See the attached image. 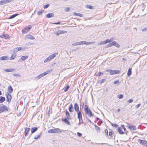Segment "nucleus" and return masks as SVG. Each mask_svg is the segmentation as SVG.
<instances>
[{
  "mask_svg": "<svg viewBox=\"0 0 147 147\" xmlns=\"http://www.w3.org/2000/svg\"><path fill=\"white\" fill-rule=\"evenodd\" d=\"M84 110L86 114H87L89 117H92L93 115L90 109L88 108V106L85 105L84 106Z\"/></svg>",
  "mask_w": 147,
  "mask_h": 147,
  "instance_id": "obj_1",
  "label": "nucleus"
},
{
  "mask_svg": "<svg viewBox=\"0 0 147 147\" xmlns=\"http://www.w3.org/2000/svg\"><path fill=\"white\" fill-rule=\"evenodd\" d=\"M16 55L15 54H13L12 55L11 57L10 58V60H13L14 59V58L16 57Z\"/></svg>",
  "mask_w": 147,
  "mask_h": 147,
  "instance_id": "obj_32",
  "label": "nucleus"
},
{
  "mask_svg": "<svg viewBox=\"0 0 147 147\" xmlns=\"http://www.w3.org/2000/svg\"><path fill=\"white\" fill-rule=\"evenodd\" d=\"M4 70L6 72H13L15 71V69L14 68H9L7 69H5Z\"/></svg>",
  "mask_w": 147,
  "mask_h": 147,
  "instance_id": "obj_17",
  "label": "nucleus"
},
{
  "mask_svg": "<svg viewBox=\"0 0 147 147\" xmlns=\"http://www.w3.org/2000/svg\"><path fill=\"white\" fill-rule=\"evenodd\" d=\"M106 81V80L105 79L100 80H99V82L100 84H102V83Z\"/></svg>",
  "mask_w": 147,
  "mask_h": 147,
  "instance_id": "obj_45",
  "label": "nucleus"
},
{
  "mask_svg": "<svg viewBox=\"0 0 147 147\" xmlns=\"http://www.w3.org/2000/svg\"><path fill=\"white\" fill-rule=\"evenodd\" d=\"M69 86H67L64 89V91L65 92L67 91L69 89Z\"/></svg>",
  "mask_w": 147,
  "mask_h": 147,
  "instance_id": "obj_44",
  "label": "nucleus"
},
{
  "mask_svg": "<svg viewBox=\"0 0 147 147\" xmlns=\"http://www.w3.org/2000/svg\"><path fill=\"white\" fill-rule=\"evenodd\" d=\"M114 134V133L113 131H110L109 132V135L110 137H112V136Z\"/></svg>",
  "mask_w": 147,
  "mask_h": 147,
  "instance_id": "obj_40",
  "label": "nucleus"
},
{
  "mask_svg": "<svg viewBox=\"0 0 147 147\" xmlns=\"http://www.w3.org/2000/svg\"><path fill=\"white\" fill-rule=\"evenodd\" d=\"M144 145H145L147 147V141H146Z\"/></svg>",
  "mask_w": 147,
  "mask_h": 147,
  "instance_id": "obj_63",
  "label": "nucleus"
},
{
  "mask_svg": "<svg viewBox=\"0 0 147 147\" xmlns=\"http://www.w3.org/2000/svg\"><path fill=\"white\" fill-rule=\"evenodd\" d=\"M14 0H3L0 1V5H3L8 3H10L14 1Z\"/></svg>",
  "mask_w": 147,
  "mask_h": 147,
  "instance_id": "obj_8",
  "label": "nucleus"
},
{
  "mask_svg": "<svg viewBox=\"0 0 147 147\" xmlns=\"http://www.w3.org/2000/svg\"><path fill=\"white\" fill-rule=\"evenodd\" d=\"M22 49V47H18L15 48L14 49V51L18 52L20 50Z\"/></svg>",
  "mask_w": 147,
  "mask_h": 147,
  "instance_id": "obj_30",
  "label": "nucleus"
},
{
  "mask_svg": "<svg viewBox=\"0 0 147 147\" xmlns=\"http://www.w3.org/2000/svg\"><path fill=\"white\" fill-rule=\"evenodd\" d=\"M54 24H60V22H59L57 23H54Z\"/></svg>",
  "mask_w": 147,
  "mask_h": 147,
  "instance_id": "obj_62",
  "label": "nucleus"
},
{
  "mask_svg": "<svg viewBox=\"0 0 147 147\" xmlns=\"http://www.w3.org/2000/svg\"><path fill=\"white\" fill-rule=\"evenodd\" d=\"M117 130L119 132V133L120 134H124V132L121 129V128L120 127H119L117 129Z\"/></svg>",
  "mask_w": 147,
  "mask_h": 147,
  "instance_id": "obj_27",
  "label": "nucleus"
},
{
  "mask_svg": "<svg viewBox=\"0 0 147 147\" xmlns=\"http://www.w3.org/2000/svg\"><path fill=\"white\" fill-rule=\"evenodd\" d=\"M13 90V89L11 86H9L8 88V92L10 94L11 93Z\"/></svg>",
  "mask_w": 147,
  "mask_h": 147,
  "instance_id": "obj_20",
  "label": "nucleus"
},
{
  "mask_svg": "<svg viewBox=\"0 0 147 147\" xmlns=\"http://www.w3.org/2000/svg\"><path fill=\"white\" fill-rule=\"evenodd\" d=\"M26 39L34 40L35 39V37L29 34L26 36Z\"/></svg>",
  "mask_w": 147,
  "mask_h": 147,
  "instance_id": "obj_12",
  "label": "nucleus"
},
{
  "mask_svg": "<svg viewBox=\"0 0 147 147\" xmlns=\"http://www.w3.org/2000/svg\"><path fill=\"white\" fill-rule=\"evenodd\" d=\"M78 119L79 120V121H80V122H81L82 123H83V121L82 117L80 118V119Z\"/></svg>",
  "mask_w": 147,
  "mask_h": 147,
  "instance_id": "obj_50",
  "label": "nucleus"
},
{
  "mask_svg": "<svg viewBox=\"0 0 147 147\" xmlns=\"http://www.w3.org/2000/svg\"><path fill=\"white\" fill-rule=\"evenodd\" d=\"M86 7L87 8L90 9H92L93 8V7L92 6L89 5H86Z\"/></svg>",
  "mask_w": 147,
  "mask_h": 147,
  "instance_id": "obj_39",
  "label": "nucleus"
},
{
  "mask_svg": "<svg viewBox=\"0 0 147 147\" xmlns=\"http://www.w3.org/2000/svg\"><path fill=\"white\" fill-rule=\"evenodd\" d=\"M114 45L115 47L119 48L120 47V45L119 44L115 41H113L112 42L109 43L106 46L107 47H109Z\"/></svg>",
  "mask_w": 147,
  "mask_h": 147,
  "instance_id": "obj_3",
  "label": "nucleus"
},
{
  "mask_svg": "<svg viewBox=\"0 0 147 147\" xmlns=\"http://www.w3.org/2000/svg\"><path fill=\"white\" fill-rule=\"evenodd\" d=\"M77 112L78 117V119H80L82 117V114L81 112L80 111Z\"/></svg>",
  "mask_w": 147,
  "mask_h": 147,
  "instance_id": "obj_22",
  "label": "nucleus"
},
{
  "mask_svg": "<svg viewBox=\"0 0 147 147\" xmlns=\"http://www.w3.org/2000/svg\"><path fill=\"white\" fill-rule=\"evenodd\" d=\"M79 45L78 42H75V43H73L72 44V45H73V46H77V45Z\"/></svg>",
  "mask_w": 147,
  "mask_h": 147,
  "instance_id": "obj_48",
  "label": "nucleus"
},
{
  "mask_svg": "<svg viewBox=\"0 0 147 147\" xmlns=\"http://www.w3.org/2000/svg\"><path fill=\"white\" fill-rule=\"evenodd\" d=\"M61 34V30L58 31L56 32V34L57 35H59Z\"/></svg>",
  "mask_w": 147,
  "mask_h": 147,
  "instance_id": "obj_47",
  "label": "nucleus"
},
{
  "mask_svg": "<svg viewBox=\"0 0 147 147\" xmlns=\"http://www.w3.org/2000/svg\"><path fill=\"white\" fill-rule=\"evenodd\" d=\"M119 82V81L118 80H117L115 81L114 82V84H117Z\"/></svg>",
  "mask_w": 147,
  "mask_h": 147,
  "instance_id": "obj_61",
  "label": "nucleus"
},
{
  "mask_svg": "<svg viewBox=\"0 0 147 147\" xmlns=\"http://www.w3.org/2000/svg\"><path fill=\"white\" fill-rule=\"evenodd\" d=\"M28 57V56L27 55H25L22 56L21 57V59L23 61H24Z\"/></svg>",
  "mask_w": 147,
  "mask_h": 147,
  "instance_id": "obj_34",
  "label": "nucleus"
},
{
  "mask_svg": "<svg viewBox=\"0 0 147 147\" xmlns=\"http://www.w3.org/2000/svg\"><path fill=\"white\" fill-rule=\"evenodd\" d=\"M18 15V14H13V15L11 16L9 18V19H12L14 18L16 16H17Z\"/></svg>",
  "mask_w": 147,
  "mask_h": 147,
  "instance_id": "obj_33",
  "label": "nucleus"
},
{
  "mask_svg": "<svg viewBox=\"0 0 147 147\" xmlns=\"http://www.w3.org/2000/svg\"><path fill=\"white\" fill-rule=\"evenodd\" d=\"M58 54L57 53H55L53 54H52L49 56L51 59H53Z\"/></svg>",
  "mask_w": 147,
  "mask_h": 147,
  "instance_id": "obj_23",
  "label": "nucleus"
},
{
  "mask_svg": "<svg viewBox=\"0 0 147 147\" xmlns=\"http://www.w3.org/2000/svg\"><path fill=\"white\" fill-rule=\"evenodd\" d=\"M144 145H145L147 147V141H146Z\"/></svg>",
  "mask_w": 147,
  "mask_h": 147,
  "instance_id": "obj_64",
  "label": "nucleus"
},
{
  "mask_svg": "<svg viewBox=\"0 0 147 147\" xmlns=\"http://www.w3.org/2000/svg\"><path fill=\"white\" fill-rule=\"evenodd\" d=\"M67 31L65 30H61V34H65L67 33Z\"/></svg>",
  "mask_w": 147,
  "mask_h": 147,
  "instance_id": "obj_54",
  "label": "nucleus"
},
{
  "mask_svg": "<svg viewBox=\"0 0 147 147\" xmlns=\"http://www.w3.org/2000/svg\"><path fill=\"white\" fill-rule=\"evenodd\" d=\"M131 68H129L128 69L127 72V75L128 76H129L131 75Z\"/></svg>",
  "mask_w": 147,
  "mask_h": 147,
  "instance_id": "obj_29",
  "label": "nucleus"
},
{
  "mask_svg": "<svg viewBox=\"0 0 147 147\" xmlns=\"http://www.w3.org/2000/svg\"><path fill=\"white\" fill-rule=\"evenodd\" d=\"M107 72H109L111 75L114 74V70L110 69H108L106 70Z\"/></svg>",
  "mask_w": 147,
  "mask_h": 147,
  "instance_id": "obj_28",
  "label": "nucleus"
},
{
  "mask_svg": "<svg viewBox=\"0 0 147 147\" xmlns=\"http://www.w3.org/2000/svg\"><path fill=\"white\" fill-rule=\"evenodd\" d=\"M74 15L76 16L81 17H82L83 16V15L81 13H76L75 12L74 13Z\"/></svg>",
  "mask_w": 147,
  "mask_h": 147,
  "instance_id": "obj_35",
  "label": "nucleus"
},
{
  "mask_svg": "<svg viewBox=\"0 0 147 147\" xmlns=\"http://www.w3.org/2000/svg\"><path fill=\"white\" fill-rule=\"evenodd\" d=\"M0 37L1 38H3L5 39H7L9 38V36L8 34H5L2 35H0Z\"/></svg>",
  "mask_w": 147,
  "mask_h": 147,
  "instance_id": "obj_11",
  "label": "nucleus"
},
{
  "mask_svg": "<svg viewBox=\"0 0 147 147\" xmlns=\"http://www.w3.org/2000/svg\"><path fill=\"white\" fill-rule=\"evenodd\" d=\"M41 132L39 134L36 136L34 137V139L35 140L38 139V138H39V137H40V136L41 135Z\"/></svg>",
  "mask_w": 147,
  "mask_h": 147,
  "instance_id": "obj_31",
  "label": "nucleus"
},
{
  "mask_svg": "<svg viewBox=\"0 0 147 147\" xmlns=\"http://www.w3.org/2000/svg\"><path fill=\"white\" fill-rule=\"evenodd\" d=\"M43 10H41V11H38L37 12V15L39 16L43 12Z\"/></svg>",
  "mask_w": 147,
  "mask_h": 147,
  "instance_id": "obj_41",
  "label": "nucleus"
},
{
  "mask_svg": "<svg viewBox=\"0 0 147 147\" xmlns=\"http://www.w3.org/2000/svg\"><path fill=\"white\" fill-rule=\"evenodd\" d=\"M49 133H57L59 132L61 133V129L59 128H54L49 129L48 131Z\"/></svg>",
  "mask_w": 147,
  "mask_h": 147,
  "instance_id": "obj_2",
  "label": "nucleus"
},
{
  "mask_svg": "<svg viewBox=\"0 0 147 147\" xmlns=\"http://www.w3.org/2000/svg\"><path fill=\"white\" fill-rule=\"evenodd\" d=\"M65 113L67 117V119L69 120L71 119V116L70 115L69 112L67 110H66V111Z\"/></svg>",
  "mask_w": 147,
  "mask_h": 147,
  "instance_id": "obj_14",
  "label": "nucleus"
},
{
  "mask_svg": "<svg viewBox=\"0 0 147 147\" xmlns=\"http://www.w3.org/2000/svg\"><path fill=\"white\" fill-rule=\"evenodd\" d=\"M113 40V38H111L110 39H107L105 41H102L100 42L99 43H98V45H100L105 44L107 43L111 42Z\"/></svg>",
  "mask_w": 147,
  "mask_h": 147,
  "instance_id": "obj_4",
  "label": "nucleus"
},
{
  "mask_svg": "<svg viewBox=\"0 0 147 147\" xmlns=\"http://www.w3.org/2000/svg\"><path fill=\"white\" fill-rule=\"evenodd\" d=\"M103 73H102V72H98V73H96L95 74V75L96 76H99L100 75H103Z\"/></svg>",
  "mask_w": 147,
  "mask_h": 147,
  "instance_id": "obj_38",
  "label": "nucleus"
},
{
  "mask_svg": "<svg viewBox=\"0 0 147 147\" xmlns=\"http://www.w3.org/2000/svg\"><path fill=\"white\" fill-rule=\"evenodd\" d=\"M133 102V100L132 99H130L127 100V102L129 104L130 103L132 102Z\"/></svg>",
  "mask_w": 147,
  "mask_h": 147,
  "instance_id": "obj_46",
  "label": "nucleus"
},
{
  "mask_svg": "<svg viewBox=\"0 0 147 147\" xmlns=\"http://www.w3.org/2000/svg\"><path fill=\"white\" fill-rule=\"evenodd\" d=\"M93 43V42H86V45H88L90 44H92Z\"/></svg>",
  "mask_w": 147,
  "mask_h": 147,
  "instance_id": "obj_57",
  "label": "nucleus"
},
{
  "mask_svg": "<svg viewBox=\"0 0 147 147\" xmlns=\"http://www.w3.org/2000/svg\"><path fill=\"white\" fill-rule=\"evenodd\" d=\"M30 128L29 127L25 128V136L27 135L28 132L29 131Z\"/></svg>",
  "mask_w": 147,
  "mask_h": 147,
  "instance_id": "obj_21",
  "label": "nucleus"
},
{
  "mask_svg": "<svg viewBox=\"0 0 147 147\" xmlns=\"http://www.w3.org/2000/svg\"><path fill=\"white\" fill-rule=\"evenodd\" d=\"M94 126L95 127V129L97 130V131L99 132L100 130V128L99 127L97 126V125L96 124H94Z\"/></svg>",
  "mask_w": 147,
  "mask_h": 147,
  "instance_id": "obj_36",
  "label": "nucleus"
},
{
  "mask_svg": "<svg viewBox=\"0 0 147 147\" xmlns=\"http://www.w3.org/2000/svg\"><path fill=\"white\" fill-rule=\"evenodd\" d=\"M69 111L70 112H72L74 111V107L73 105L71 104L69 106Z\"/></svg>",
  "mask_w": 147,
  "mask_h": 147,
  "instance_id": "obj_18",
  "label": "nucleus"
},
{
  "mask_svg": "<svg viewBox=\"0 0 147 147\" xmlns=\"http://www.w3.org/2000/svg\"><path fill=\"white\" fill-rule=\"evenodd\" d=\"M54 14L53 13H48L46 16V17L47 18H50L51 17H53Z\"/></svg>",
  "mask_w": 147,
  "mask_h": 147,
  "instance_id": "obj_16",
  "label": "nucleus"
},
{
  "mask_svg": "<svg viewBox=\"0 0 147 147\" xmlns=\"http://www.w3.org/2000/svg\"><path fill=\"white\" fill-rule=\"evenodd\" d=\"M49 5L48 4L46 5H45V6H44V8L45 9V8H48L49 7Z\"/></svg>",
  "mask_w": 147,
  "mask_h": 147,
  "instance_id": "obj_56",
  "label": "nucleus"
},
{
  "mask_svg": "<svg viewBox=\"0 0 147 147\" xmlns=\"http://www.w3.org/2000/svg\"><path fill=\"white\" fill-rule=\"evenodd\" d=\"M38 129V128L36 127H32L31 129V131L32 133H33L36 131Z\"/></svg>",
  "mask_w": 147,
  "mask_h": 147,
  "instance_id": "obj_19",
  "label": "nucleus"
},
{
  "mask_svg": "<svg viewBox=\"0 0 147 147\" xmlns=\"http://www.w3.org/2000/svg\"><path fill=\"white\" fill-rule=\"evenodd\" d=\"M121 127H122L124 129V131H126V129L125 127V126L124 125H121Z\"/></svg>",
  "mask_w": 147,
  "mask_h": 147,
  "instance_id": "obj_53",
  "label": "nucleus"
},
{
  "mask_svg": "<svg viewBox=\"0 0 147 147\" xmlns=\"http://www.w3.org/2000/svg\"><path fill=\"white\" fill-rule=\"evenodd\" d=\"M105 132L107 136H108V130L107 129H106L105 130Z\"/></svg>",
  "mask_w": 147,
  "mask_h": 147,
  "instance_id": "obj_58",
  "label": "nucleus"
},
{
  "mask_svg": "<svg viewBox=\"0 0 147 147\" xmlns=\"http://www.w3.org/2000/svg\"><path fill=\"white\" fill-rule=\"evenodd\" d=\"M127 127L129 129L131 130H136V127L134 125H132L131 124L127 123Z\"/></svg>",
  "mask_w": 147,
  "mask_h": 147,
  "instance_id": "obj_7",
  "label": "nucleus"
},
{
  "mask_svg": "<svg viewBox=\"0 0 147 147\" xmlns=\"http://www.w3.org/2000/svg\"><path fill=\"white\" fill-rule=\"evenodd\" d=\"M70 9V8L69 7H67V8H65V10L66 12H68V11H69Z\"/></svg>",
  "mask_w": 147,
  "mask_h": 147,
  "instance_id": "obj_51",
  "label": "nucleus"
},
{
  "mask_svg": "<svg viewBox=\"0 0 147 147\" xmlns=\"http://www.w3.org/2000/svg\"><path fill=\"white\" fill-rule=\"evenodd\" d=\"M68 119L67 118H62V121L68 125H69L70 124V123L69 122L68 120Z\"/></svg>",
  "mask_w": 147,
  "mask_h": 147,
  "instance_id": "obj_13",
  "label": "nucleus"
},
{
  "mask_svg": "<svg viewBox=\"0 0 147 147\" xmlns=\"http://www.w3.org/2000/svg\"><path fill=\"white\" fill-rule=\"evenodd\" d=\"M7 58V56H2L0 57V59L1 60H5L6 59V58Z\"/></svg>",
  "mask_w": 147,
  "mask_h": 147,
  "instance_id": "obj_37",
  "label": "nucleus"
},
{
  "mask_svg": "<svg viewBox=\"0 0 147 147\" xmlns=\"http://www.w3.org/2000/svg\"><path fill=\"white\" fill-rule=\"evenodd\" d=\"M74 109L76 112L79 111V107L78 104L77 103H75L74 106Z\"/></svg>",
  "mask_w": 147,
  "mask_h": 147,
  "instance_id": "obj_15",
  "label": "nucleus"
},
{
  "mask_svg": "<svg viewBox=\"0 0 147 147\" xmlns=\"http://www.w3.org/2000/svg\"><path fill=\"white\" fill-rule=\"evenodd\" d=\"M48 71H47V72H44L40 74L39 76L35 77V80H38L39 79L42 77L47 74H48Z\"/></svg>",
  "mask_w": 147,
  "mask_h": 147,
  "instance_id": "obj_9",
  "label": "nucleus"
},
{
  "mask_svg": "<svg viewBox=\"0 0 147 147\" xmlns=\"http://www.w3.org/2000/svg\"><path fill=\"white\" fill-rule=\"evenodd\" d=\"M32 27L30 25H28L27 26L25 27L22 30V33H26L28 32L31 28Z\"/></svg>",
  "mask_w": 147,
  "mask_h": 147,
  "instance_id": "obj_6",
  "label": "nucleus"
},
{
  "mask_svg": "<svg viewBox=\"0 0 147 147\" xmlns=\"http://www.w3.org/2000/svg\"><path fill=\"white\" fill-rule=\"evenodd\" d=\"M5 98L4 97L0 96V103L3 102L5 100Z\"/></svg>",
  "mask_w": 147,
  "mask_h": 147,
  "instance_id": "obj_26",
  "label": "nucleus"
},
{
  "mask_svg": "<svg viewBox=\"0 0 147 147\" xmlns=\"http://www.w3.org/2000/svg\"><path fill=\"white\" fill-rule=\"evenodd\" d=\"M78 43L79 45H81L83 44V41L79 42Z\"/></svg>",
  "mask_w": 147,
  "mask_h": 147,
  "instance_id": "obj_60",
  "label": "nucleus"
},
{
  "mask_svg": "<svg viewBox=\"0 0 147 147\" xmlns=\"http://www.w3.org/2000/svg\"><path fill=\"white\" fill-rule=\"evenodd\" d=\"M51 59H51V57L49 56L45 60L44 62L45 63H47L50 61Z\"/></svg>",
  "mask_w": 147,
  "mask_h": 147,
  "instance_id": "obj_25",
  "label": "nucleus"
},
{
  "mask_svg": "<svg viewBox=\"0 0 147 147\" xmlns=\"http://www.w3.org/2000/svg\"><path fill=\"white\" fill-rule=\"evenodd\" d=\"M141 105V104H139L138 105H137L136 106V108H138Z\"/></svg>",
  "mask_w": 147,
  "mask_h": 147,
  "instance_id": "obj_59",
  "label": "nucleus"
},
{
  "mask_svg": "<svg viewBox=\"0 0 147 147\" xmlns=\"http://www.w3.org/2000/svg\"><path fill=\"white\" fill-rule=\"evenodd\" d=\"M139 142L140 144L142 145H143L146 142V140H141V139H139Z\"/></svg>",
  "mask_w": 147,
  "mask_h": 147,
  "instance_id": "obj_24",
  "label": "nucleus"
},
{
  "mask_svg": "<svg viewBox=\"0 0 147 147\" xmlns=\"http://www.w3.org/2000/svg\"><path fill=\"white\" fill-rule=\"evenodd\" d=\"M117 97L119 99H121L123 97V95L122 94H119L117 96Z\"/></svg>",
  "mask_w": 147,
  "mask_h": 147,
  "instance_id": "obj_42",
  "label": "nucleus"
},
{
  "mask_svg": "<svg viewBox=\"0 0 147 147\" xmlns=\"http://www.w3.org/2000/svg\"><path fill=\"white\" fill-rule=\"evenodd\" d=\"M6 97L7 98L6 101L10 102L11 99V95H10L8 93H7L6 94Z\"/></svg>",
  "mask_w": 147,
  "mask_h": 147,
  "instance_id": "obj_10",
  "label": "nucleus"
},
{
  "mask_svg": "<svg viewBox=\"0 0 147 147\" xmlns=\"http://www.w3.org/2000/svg\"><path fill=\"white\" fill-rule=\"evenodd\" d=\"M1 105L2 106H0V113L2 112L8 111V109L6 106L3 104H2Z\"/></svg>",
  "mask_w": 147,
  "mask_h": 147,
  "instance_id": "obj_5",
  "label": "nucleus"
},
{
  "mask_svg": "<svg viewBox=\"0 0 147 147\" xmlns=\"http://www.w3.org/2000/svg\"><path fill=\"white\" fill-rule=\"evenodd\" d=\"M114 70V74H117L119 72V71L117 70Z\"/></svg>",
  "mask_w": 147,
  "mask_h": 147,
  "instance_id": "obj_49",
  "label": "nucleus"
},
{
  "mask_svg": "<svg viewBox=\"0 0 147 147\" xmlns=\"http://www.w3.org/2000/svg\"><path fill=\"white\" fill-rule=\"evenodd\" d=\"M13 75L16 77H20V76L19 74H13Z\"/></svg>",
  "mask_w": 147,
  "mask_h": 147,
  "instance_id": "obj_55",
  "label": "nucleus"
},
{
  "mask_svg": "<svg viewBox=\"0 0 147 147\" xmlns=\"http://www.w3.org/2000/svg\"><path fill=\"white\" fill-rule=\"evenodd\" d=\"M77 135L78 136L80 137L82 136V134L79 132L77 133Z\"/></svg>",
  "mask_w": 147,
  "mask_h": 147,
  "instance_id": "obj_52",
  "label": "nucleus"
},
{
  "mask_svg": "<svg viewBox=\"0 0 147 147\" xmlns=\"http://www.w3.org/2000/svg\"><path fill=\"white\" fill-rule=\"evenodd\" d=\"M110 123L111 125L114 127H117L118 126V125L117 124H114L111 122H110Z\"/></svg>",
  "mask_w": 147,
  "mask_h": 147,
  "instance_id": "obj_43",
  "label": "nucleus"
}]
</instances>
